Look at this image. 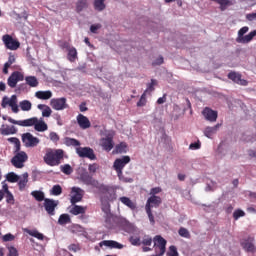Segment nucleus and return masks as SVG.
Returning a JSON list of instances; mask_svg holds the SVG:
<instances>
[{"mask_svg":"<svg viewBox=\"0 0 256 256\" xmlns=\"http://www.w3.org/2000/svg\"><path fill=\"white\" fill-rule=\"evenodd\" d=\"M79 180L87 186L93 187L94 189H98L100 193L103 195H107L108 201H115L117 198V194L115 188L113 186H107L104 184H100L99 180L93 178L89 172H83L80 174Z\"/></svg>","mask_w":256,"mask_h":256,"instance_id":"f257e3e1","label":"nucleus"},{"mask_svg":"<svg viewBox=\"0 0 256 256\" xmlns=\"http://www.w3.org/2000/svg\"><path fill=\"white\" fill-rule=\"evenodd\" d=\"M63 157H65V152L62 149L48 148L43 159L46 165H49L50 167H56L57 165H61Z\"/></svg>","mask_w":256,"mask_h":256,"instance_id":"f03ea898","label":"nucleus"},{"mask_svg":"<svg viewBox=\"0 0 256 256\" xmlns=\"http://www.w3.org/2000/svg\"><path fill=\"white\" fill-rule=\"evenodd\" d=\"M27 159H29L27 153L20 150L18 152H15V155L11 159V163L16 169H23V167H25V162H27Z\"/></svg>","mask_w":256,"mask_h":256,"instance_id":"7ed1b4c3","label":"nucleus"},{"mask_svg":"<svg viewBox=\"0 0 256 256\" xmlns=\"http://www.w3.org/2000/svg\"><path fill=\"white\" fill-rule=\"evenodd\" d=\"M128 163H131V157L129 156H123L122 158H117L114 161L113 167L118 177L123 175V169H125V166L128 165Z\"/></svg>","mask_w":256,"mask_h":256,"instance_id":"20e7f679","label":"nucleus"},{"mask_svg":"<svg viewBox=\"0 0 256 256\" xmlns=\"http://www.w3.org/2000/svg\"><path fill=\"white\" fill-rule=\"evenodd\" d=\"M105 138H102L100 140L101 147L104 149V151H111L113 147H115V143L113 142V138L115 137V131L111 130L108 131Z\"/></svg>","mask_w":256,"mask_h":256,"instance_id":"39448f33","label":"nucleus"},{"mask_svg":"<svg viewBox=\"0 0 256 256\" xmlns=\"http://www.w3.org/2000/svg\"><path fill=\"white\" fill-rule=\"evenodd\" d=\"M84 195H85V190L79 187H72L71 194H70L71 205H77V203H81V201H83Z\"/></svg>","mask_w":256,"mask_h":256,"instance_id":"423d86ee","label":"nucleus"},{"mask_svg":"<svg viewBox=\"0 0 256 256\" xmlns=\"http://www.w3.org/2000/svg\"><path fill=\"white\" fill-rule=\"evenodd\" d=\"M153 241L156 253H158L159 256L165 255L167 240L157 235L154 237Z\"/></svg>","mask_w":256,"mask_h":256,"instance_id":"0eeeda50","label":"nucleus"},{"mask_svg":"<svg viewBox=\"0 0 256 256\" xmlns=\"http://www.w3.org/2000/svg\"><path fill=\"white\" fill-rule=\"evenodd\" d=\"M50 106L55 111H64V109H69V104H67V98H53L50 100Z\"/></svg>","mask_w":256,"mask_h":256,"instance_id":"6e6552de","label":"nucleus"},{"mask_svg":"<svg viewBox=\"0 0 256 256\" xmlns=\"http://www.w3.org/2000/svg\"><path fill=\"white\" fill-rule=\"evenodd\" d=\"M22 143H24L26 147H37V145L41 143V140L33 136V134L26 132L22 134Z\"/></svg>","mask_w":256,"mask_h":256,"instance_id":"1a4fd4ad","label":"nucleus"},{"mask_svg":"<svg viewBox=\"0 0 256 256\" xmlns=\"http://www.w3.org/2000/svg\"><path fill=\"white\" fill-rule=\"evenodd\" d=\"M19 81H25V76L20 71H14L7 80V85L10 86L11 89H15L17 87V83Z\"/></svg>","mask_w":256,"mask_h":256,"instance_id":"9d476101","label":"nucleus"},{"mask_svg":"<svg viewBox=\"0 0 256 256\" xmlns=\"http://www.w3.org/2000/svg\"><path fill=\"white\" fill-rule=\"evenodd\" d=\"M2 41L4 42L7 49H10V51H17L19 47H21V43L19 41L13 39L11 35L6 34L2 37Z\"/></svg>","mask_w":256,"mask_h":256,"instance_id":"9b49d317","label":"nucleus"},{"mask_svg":"<svg viewBox=\"0 0 256 256\" xmlns=\"http://www.w3.org/2000/svg\"><path fill=\"white\" fill-rule=\"evenodd\" d=\"M11 107L13 113H19V105H17V95H12L10 98L4 97L2 107Z\"/></svg>","mask_w":256,"mask_h":256,"instance_id":"f8f14e48","label":"nucleus"},{"mask_svg":"<svg viewBox=\"0 0 256 256\" xmlns=\"http://www.w3.org/2000/svg\"><path fill=\"white\" fill-rule=\"evenodd\" d=\"M77 155L79 157L90 159L91 161H95L97 159V156H95V152L93 151L92 148L89 147H79L76 149Z\"/></svg>","mask_w":256,"mask_h":256,"instance_id":"ddd939ff","label":"nucleus"},{"mask_svg":"<svg viewBox=\"0 0 256 256\" xmlns=\"http://www.w3.org/2000/svg\"><path fill=\"white\" fill-rule=\"evenodd\" d=\"M28 120H33L30 127L34 126L35 131H38L39 133H43L44 131H47L49 129V126H47V123H45L43 119L39 120L37 117H32Z\"/></svg>","mask_w":256,"mask_h":256,"instance_id":"4468645a","label":"nucleus"},{"mask_svg":"<svg viewBox=\"0 0 256 256\" xmlns=\"http://www.w3.org/2000/svg\"><path fill=\"white\" fill-rule=\"evenodd\" d=\"M59 205V200H53L51 198L44 199V208L48 215H55V208Z\"/></svg>","mask_w":256,"mask_h":256,"instance_id":"2eb2a0df","label":"nucleus"},{"mask_svg":"<svg viewBox=\"0 0 256 256\" xmlns=\"http://www.w3.org/2000/svg\"><path fill=\"white\" fill-rule=\"evenodd\" d=\"M241 246L247 253H255L256 247H255V238L249 236L248 238L244 239L241 242Z\"/></svg>","mask_w":256,"mask_h":256,"instance_id":"dca6fc26","label":"nucleus"},{"mask_svg":"<svg viewBox=\"0 0 256 256\" xmlns=\"http://www.w3.org/2000/svg\"><path fill=\"white\" fill-rule=\"evenodd\" d=\"M116 223H117L118 227L123 229V231H126V233H131V231H133V229H134L133 223L129 222V220H127V218L118 217V218H116Z\"/></svg>","mask_w":256,"mask_h":256,"instance_id":"f3484780","label":"nucleus"},{"mask_svg":"<svg viewBox=\"0 0 256 256\" xmlns=\"http://www.w3.org/2000/svg\"><path fill=\"white\" fill-rule=\"evenodd\" d=\"M202 115L206 121H209L210 123H215V121H217V117H219L218 112L209 107L204 108Z\"/></svg>","mask_w":256,"mask_h":256,"instance_id":"a211bd4d","label":"nucleus"},{"mask_svg":"<svg viewBox=\"0 0 256 256\" xmlns=\"http://www.w3.org/2000/svg\"><path fill=\"white\" fill-rule=\"evenodd\" d=\"M228 79L233 81L234 83H237V85H242L243 87H247L249 82L247 80L241 78V74L237 72H230L228 73Z\"/></svg>","mask_w":256,"mask_h":256,"instance_id":"6ab92c4d","label":"nucleus"},{"mask_svg":"<svg viewBox=\"0 0 256 256\" xmlns=\"http://www.w3.org/2000/svg\"><path fill=\"white\" fill-rule=\"evenodd\" d=\"M76 121L80 127V129H89L91 127V121L89 118L83 114H78L76 117Z\"/></svg>","mask_w":256,"mask_h":256,"instance_id":"aec40b11","label":"nucleus"},{"mask_svg":"<svg viewBox=\"0 0 256 256\" xmlns=\"http://www.w3.org/2000/svg\"><path fill=\"white\" fill-rule=\"evenodd\" d=\"M100 247H109V249H123L125 247L123 244L114 240H103L99 243Z\"/></svg>","mask_w":256,"mask_h":256,"instance_id":"412c9836","label":"nucleus"},{"mask_svg":"<svg viewBox=\"0 0 256 256\" xmlns=\"http://www.w3.org/2000/svg\"><path fill=\"white\" fill-rule=\"evenodd\" d=\"M163 203V200L159 196H151L146 202V209H151L152 207H159Z\"/></svg>","mask_w":256,"mask_h":256,"instance_id":"4be33fe9","label":"nucleus"},{"mask_svg":"<svg viewBox=\"0 0 256 256\" xmlns=\"http://www.w3.org/2000/svg\"><path fill=\"white\" fill-rule=\"evenodd\" d=\"M86 212L87 207L79 206L77 204L72 205V207L69 210V213H71V215H85Z\"/></svg>","mask_w":256,"mask_h":256,"instance_id":"5701e85b","label":"nucleus"},{"mask_svg":"<svg viewBox=\"0 0 256 256\" xmlns=\"http://www.w3.org/2000/svg\"><path fill=\"white\" fill-rule=\"evenodd\" d=\"M9 123H12L13 125H19L20 127H31L33 125V120H15L13 118L8 119Z\"/></svg>","mask_w":256,"mask_h":256,"instance_id":"b1692460","label":"nucleus"},{"mask_svg":"<svg viewBox=\"0 0 256 256\" xmlns=\"http://www.w3.org/2000/svg\"><path fill=\"white\" fill-rule=\"evenodd\" d=\"M119 201H121V203H123V205H126V207H128L129 209H131V211H135V209H137V204L135 202H133L129 197L127 196H122L119 198Z\"/></svg>","mask_w":256,"mask_h":256,"instance_id":"393cba45","label":"nucleus"},{"mask_svg":"<svg viewBox=\"0 0 256 256\" xmlns=\"http://www.w3.org/2000/svg\"><path fill=\"white\" fill-rule=\"evenodd\" d=\"M35 97L37 99H41L43 101H47L48 99H51L53 97V92H51V90H47V91H37L35 93Z\"/></svg>","mask_w":256,"mask_h":256,"instance_id":"a878e982","label":"nucleus"},{"mask_svg":"<svg viewBox=\"0 0 256 256\" xmlns=\"http://www.w3.org/2000/svg\"><path fill=\"white\" fill-rule=\"evenodd\" d=\"M68 51L67 54V59L68 61H70V63H75L77 61V59H79V57L77 56V48L75 47H71Z\"/></svg>","mask_w":256,"mask_h":256,"instance_id":"bb28decb","label":"nucleus"},{"mask_svg":"<svg viewBox=\"0 0 256 256\" xmlns=\"http://www.w3.org/2000/svg\"><path fill=\"white\" fill-rule=\"evenodd\" d=\"M219 127H221V124H216L214 127H206L204 130L205 137H208V139H211L215 133H217Z\"/></svg>","mask_w":256,"mask_h":256,"instance_id":"cd10ccee","label":"nucleus"},{"mask_svg":"<svg viewBox=\"0 0 256 256\" xmlns=\"http://www.w3.org/2000/svg\"><path fill=\"white\" fill-rule=\"evenodd\" d=\"M24 231L31 237H35V239H38V241H43V239H45V235H43V233H40L37 230H30L26 228L24 229Z\"/></svg>","mask_w":256,"mask_h":256,"instance_id":"c85d7f7f","label":"nucleus"},{"mask_svg":"<svg viewBox=\"0 0 256 256\" xmlns=\"http://www.w3.org/2000/svg\"><path fill=\"white\" fill-rule=\"evenodd\" d=\"M256 36V30L250 32L249 34L242 36V38H237V43H250Z\"/></svg>","mask_w":256,"mask_h":256,"instance_id":"c756f323","label":"nucleus"},{"mask_svg":"<svg viewBox=\"0 0 256 256\" xmlns=\"http://www.w3.org/2000/svg\"><path fill=\"white\" fill-rule=\"evenodd\" d=\"M89 7V2L87 0H78L76 2V13H81Z\"/></svg>","mask_w":256,"mask_h":256,"instance_id":"7c9ffc66","label":"nucleus"},{"mask_svg":"<svg viewBox=\"0 0 256 256\" xmlns=\"http://www.w3.org/2000/svg\"><path fill=\"white\" fill-rule=\"evenodd\" d=\"M7 141L14 145V153H19L21 151V141L17 137L8 138Z\"/></svg>","mask_w":256,"mask_h":256,"instance_id":"2f4dec72","label":"nucleus"},{"mask_svg":"<svg viewBox=\"0 0 256 256\" xmlns=\"http://www.w3.org/2000/svg\"><path fill=\"white\" fill-rule=\"evenodd\" d=\"M25 81L29 87H39V80L35 76H26Z\"/></svg>","mask_w":256,"mask_h":256,"instance_id":"473e14b6","label":"nucleus"},{"mask_svg":"<svg viewBox=\"0 0 256 256\" xmlns=\"http://www.w3.org/2000/svg\"><path fill=\"white\" fill-rule=\"evenodd\" d=\"M0 133L1 135H15L17 128L15 126H7L6 128H1Z\"/></svg>","mask_w":256,"mask_h":256,"instance_id":"72a5a7b5","label":"nucleus"},{"mask_svg":"<svg viewBox=\"0 0 256 256\" xmlns=\"http://www.w3.org/2000/svg\"><path fill=\"white\" fill-rule=\"evenodd\" d=\"M27 183H29V174L24 173L23 178L21 180H18V187L20 191H23V189L27 187Z\"/></svg>","mask_w":256,"mask_h":256,"instance_id":"f704fd0d","label":"nucleus"},{"mask_svg":"<svg viewBox=\"0 0 256 256\" xmlns=\"http://www.w3.org/2000/svg\"><path fill=\"white\" fill-rule=\"evenodd\" d=\"M107 5H105V0H94L95 11H105Z\"/></svg>","mask_w":256,"mask_h":256,"instance_id":"c9c22d12","label":"nucleus"},{"mask_svg":"<svg viewBox=\"0 0 256 256\" xmlns=\"http://www.w3.org/2000/svg\"><path fill=\"white\" fill-rule=\"evenodd\" d=\"M31 195H32V197H34V199L36 201H39V202L45 201V199H46L45 193H43V191L35 190V191L31 192Z\"/></svg>","mask_w":256,"mask_h":256,"instance_id":"e433bc0d","label":"nucleus"},{"mask_svg":"<svg viewBox=\"0 0 256 256\" xmlns=\"http://www.w3.org/2000/svg\"><path fill=\"white\" fill-rule=\"evenodd\" d=\"M59 225H67V223H71V217L69 214H62L58 219Z\"/></svg>","mask_w":256,"mask_h":256,"instance_id":"4c0bfd02","label":"nucleus"},{"mask_svg":"<svg viewBox=\"0 0 256 256\" xmlns=\"http://www.w3.org/2000/svg\"><path fill=\"white\" fill-rule=\"evenodd\" d=\"M6 179L9 183H18L19 182V175L15 174L14 172H9L6 175Z\"/></svg>","mask_w":256,"mask_h":256,"instance_id":"58836bf2","label":"nucleus"},{"mask_svg":"<svg viewBox=\"0 0 256 256\" xmlns=\"http://www.w3.org/2000/svg\"><path fill=\"white\" fill-rule=\"evenodd\" d=\"M178 234L180 235V237H183L184 239H191V233L185 227H180V229L178 230Z\"/></svg>","mask_w":256,"mask_h":256,"instance_id":"ea45409f","label":"nucleus"},{"mask_svg":"<svg viewBox=\"0 0 256 256\" xmlns=\"http://www.w3.org/2000/svg\"><path fill=\"white\" fill-rule=\"evenodd\" d=\"M19 105L22 111H31V107H32L31 101L23 100L20 102Z\"/></svg>","mask_w":256,"mask_h":256,"instance_id":"a19ab883","label":"nucleus"},{"mask_svg":"<svg viewBox=\"0 0 256 256\" xmlns=\"http://www.w3.org/2000/svg\"><path fill=\"white\" fill-rule=\"evenodd\" d=\"M63 193V188H61V185L57 184L52 187L50 190V194L54 195L55 197L61 195Z\"/></svg>","mask_w":256,"mask_h":256,"instance_id":"79ce46f5","label":"nucleus"},{"mask_svg":"<svg viewBox=\"0 0 256 256\" xmlns=\"http://www.w3.org/2000/svg\"><path fill=\"white\" fill-rule=\"evenodd\" d=\"M145 105H147V91H144L139 101L137 102V107H145Z\"/></svg>","mask_w":256,"mask_h":256,"instance_id":"37998d69","label":"nucleus"},{"mask_svg":"<svg viewBox=\"0 0 256 256\" xmlns=\"http://www.w3.org/2000/svg\"><path fill=\"white\" fill-rule=\"evenodd\" d=\"M116 153H127V144L125 142H121L115 147Z\"/></svg>","mask_w":256,"mask_h":256,"instance_id":"c03bdc74","label":"nucleus"},{"mask_svg":"<svg viewBox=\"0 0 256 256\" xmlns=\"http://www.w3.org/2000/svg\"><path fill=\"white\" fill-rule=\"evenodd\" d=\"M142 245H144L145 247H151V245L153 244V238H151V236L149 235H145L142 238Z\"/></svg>","mask_w":256,"mask_h":256,"instance_id":"a18cd8bd","label":"nucleus"},{"mask_svg":"<svg viewBox=\"0 0 256 256\" xmlns=\"http://www.w3.org/2000/svg\"><path fill=\"white\" fill-rule=\"evenodd\" d=\"M66 145L72 146V147H79V145H81V142H79V140L74 138H66Z\"/></svg>","mask_w":256,"mask_h":256,"instance_id":"49530a36","label":"nucleus"},{"mask_svg":"<svg viewBox=\"0 0 256 256\" xmlns=\"http://www.w3.org/2000/svg\"><path fill=\"white\" fill-rule=\"evenodd\" d=\"M60 169L65 175H71V173H73V168H71V165L69 164L61 166Z\"/></svg>","mask_w":256,"mask_h":256,"instance_id":"de8ad7c7","label":"nucleus"},{"mask_svg":"<svg viewBox=\"0 0 256 256\" xmlns=\"http://www.w3.org/2000/svg\"><path fill=\"white\" fill-rule=\"evenodd\" d=\"M17 91L20 93H28L29 92V86L26 83H21L20 85L17 86Z\"/></svg>","mask_w":256,"mask_h":256,"instance_id":"09e8293b","label":"nucleus"},{"mask_svg":"<svg viewBox=\"0 0 256 256\" xmlns=\"http://www.w3.org/2000/svg\"><path fill=\"white\" fill-rule=\"evenodd\" d=\"M240 217H245V211L241 209L235 210L233 213V218L235 219V221L239 220Z\"/></svg>","mask_w":256,"mask_h":256,"instance_id":"8fccbe9b","label":"nucleus"},{"mask_svg":"<svg viewBox=\"0 0 256 256\" xmlns=\"http://www.w3.org/2000/svg\"><path fill=\"white\" fill-rule=\"evenodd\" d=\"M5 194L6 202L10 203V205H15V197L13 194L11 192H6Z\"/></svg>","mask_w":256,"mask_h":256,"instance_id":"3c124183","label":"nucleus"},{"mask_svg":"<svg viewBox=\"0 0 256 256\" xmlns=\"http://www.w3.org/2000/svg\"><path fill=\"white\" fill-rule=\"evenodd\" d=\"M167 256H179V252H177V247L170 246L169 251L167 252Z\"/></svg>","mask_w":256,"mask_h":256,"instance_id":"603ef678","label":"nucleus"},{"mask_svg":"<svg viewBox=\"0 0 256 256\" xmlns=\"http://www.w3.org/2000/svg\"><path fill=\"white\" fill-rule=\"evenodd\" d=\"M9 186L7 184H4L2 186V190L0 191V201H3V197H5V193H9Z\"/></svg>","mask_w":256,"mask_h":256,"instance_id":"864d4df0","label":"nucleus"},{"mask_svg":"<svg viewBox=\"0 0 256 256\" xmlns=\"http://www.w3.org/2000/svg\"><path fill=\"white\" fill-rule=\"evenodd\" d=\"M155 85H157V80L151 79V83L147 84V89L145 90L146 93L147 91H155Z\"/></svg>","mask_w":256,"mask_h":256,"instance_id":"5fc2aeb1","label":"nucleus"},{"mask_svg":"<svg viewBox=\"0 0 256 256\" xmlns=\"http://www.w3.org/2000/svg\"><path fill=\"white\" fill-rule=\"evenodd\" d=\"M2 241H4V243H7L9 241H15V236L11 233H8V234L2 236Z\"/></svg>","mask_w":256,"mask_h":256,"instance_id":"6e6d98bb","label":"nucleus"},{"mask_svg":"<svg viewBox=\"0 0 256 256\" xmlns=\"http://www.w3.org/2000/svg\"><path fill=\"white\" fill-rule=\"evenodd\" d=\"M68 249L72 251V253H77V251H81V246L79 244H70Z\"/></svg>","mask_w":256,"mask_h":256,"instance_id":"4d7b16f0","label":"nucleus"},{"mask_svg":"<svg viewBox=\"0 0 256 256\" xmlns=\"http://www.w3.org/2000/svg\"><path fill=\"white\" fill-rule=\"evenodd\" d=\"M8 256H19V251L14 246L8 247Z\"/></svg>","mask_w":256,"mask_h":256,"instance_id":"13d9d810","label":"nucleus"},{"mask_svg":"<svg viewBox=\"0 0 256 256\" xmlns=\"http://www.w3.org/2000/svg\"><path fill=\"white\" fill-rule=\"evenodd\" d=\"M52 113L53 110H51V107L45 106V109L42 111V117H51Z\"/></svg>","mask_w":256,"mask_h":256,"instance_id":"bf43d9fd","label":"nucleus"},{"mask_svg":"<svg viewBox=\"0 0 256 256\" xmlns=\"http://www.w3.org/2000/svg\"><path fill=\"white\" fill-rule=\"evenodd\" d=\"M97 169H99V164L93 163L88 166L89 173H97Z\"/></svg>","mask_w":256,"mask_h":256,"instance_id":"052dcab7","label":"nucleus"},{"mask_svg":"<svg viewBox=\"0 0 256 256\" xmlns=\"http://www.w3.org/2000/svg\"><path fill=\"white\" fill-rule=\"evenodd\" d=\"M248 31H249V27H247V26L242 27L238 31V39H241L242 37H244L243 35H245V33H247Z\"/></svg>","mask_w":256,"mask_h":256,"instance_id":"680f3d73","label":"nucleus"},{"mask_svg":"<svg viewBox=\"0 0 256 256\" xmlns=\"http://www.w3.org/2000/svg\"><path fill=\"white\" fill-rule=\"evenodd\" d=\"M146 213L148 215L150 223H155V217L153 216V212L151 211V208H146Z\"/></svg>","mask_w":256,"mask_h":256,"instance_id":"e2e57ef3","label":"nucleus"},{"mask_svg":"<svg viewBox=\"0 0 256 256\" xmlns=\"http://www.w3.org/2000/svg\"><path fill=\"white\" fill-rule=\"evenodd\" d=\"M59 46L61 49H66L67 51L72 47L67 41L60 42Z\"/></svg>","mask_w":256,"mask_h":256,"instance_id":"0e129e2a","label":"nucleus"},{"mask_svg":"<svg viewBox=\"0 0 256 256\" xmlns=\"http://www.w3.org/2000/svg\"><path fill=\"white\" fill-rule=\"evenodd\" d=\"M99 29H101V24H93L90 26L91 33L97 34V31H99Z\"/></svg>","mask_w":256,"mask_h":256,"instance_id":"69168bd1","label":"nucleus"},{"mask_svg":"<svg viewBox=\"0 0 256 256\" xmlns=\"http://www.w3.org/2000/svg\"><path fill=\"white\" fill-rule=\"evenodd\" d=\"M161 191H163V189H161V187L152 188L150 190V195L151 196H156V195H158V193H161Z\"/></svg>","mask_w":256,"mask_h":256,"instance_id":"338daca9","label":"nucleus"},{"mask_svg":"<svg viewBox=\"0 0 256 256\" xmlns=\"http://www.w3.org/2000/svg\"><path fill=\"white\" fill-rule=\"evenodd\" d=\"M49 137L54 143H57V141H59V135L55 132H51L49 134Z\"/></svg>","mask_w":256,"mask_h":256,"instance_id":"774afa93","label":"nucleus"}]
</instances>
